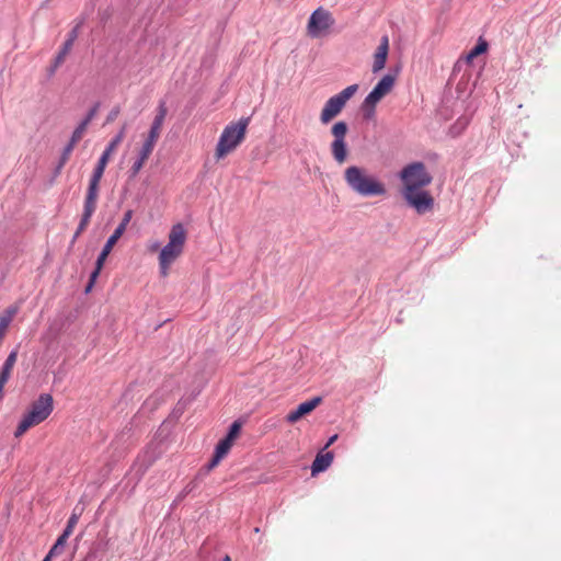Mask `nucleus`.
<instances>
[{
	"label": "nucleus",
	"instance_id": "1",
	"mask_svg": "<svg viewBox=\"0 0 561 561\" xmlns=\"http://www.w3.org/2000/svg\"><path fill=\"white\" fill-rule=\"evenodd\" d=\"M344 180L353 192L364 197L382 196L387 192L385 185L362 167L346 168Z\"/></svg>",
	"mask_w": 561,
	"mask_h": 561
},
{
	"label": "nucleus",
	"instance_id": "2",
	"mask_svg": "<svg viewBox=\"0 0 561 561\" xmlns=\"http://www.w3.org/2000/svg\"><path fill=\"white\" fill-rule=\"evenodd\" d=\"M186 241V231L182 224H175L169 232V241L159 254V268L161 275L168 274L171 264L182 254Z\"/></svg>",
	"mask_w": 561,
	"mask_h": 561
},
{
	"label": "nucleus",
	"instance_id": "3",
	"mask_svg": "<svg viewBox=\"0 0 561 561\" xmlns=\"http://www.w3.org/2000/svg\"><path fill=\"white\" fill-rule=\"evenodd\" d=\"M54 410V399L49 393H42L32 402L30 410L20 421L14 436H22L28 428L44 422Z\"/></svg>",
	"mask_w": 561,
	"mask_h": 561
},
{
	"label": "nucleus",
	"instance_id": "4",
	"mask_svg": "<svg viewBox=\"0 0 561 561\" xmlns=\"http://www.w3.org/2000/svg\"><path fill=\"white\" fill-rule=\"evenodd\" d=\"M249 123L250 117H241L237 123H231L225 127L217 144V158H222L243 140Z\"/></svg>",
	"mask_w": 561,
	"mask_h": 561
},
{
	"label": "nucleus",
	"instance_id": "5",
	"mask_svg": "<svg viewBox=\"0 0 561 561\" xmlns=\"http://www.w3.org/2000/svg\"><path fill=\"white\" fill-rule=\"evenodd\" d=\"M358 84H351L346 87L344 90H342L340 93L331 96L324 104L320 121L322 124H328L331 122L335 116H337L343 107L345 106L346 102L357 92Z\"/></svg>",
	"mask_w": 561,
	"mask_h": 561
},
{
	"label": "nucleus",
	"instance_id": "6",
	"mask_svg": "<svg viewBox=\"0 0 561 561\" xmlns=\"http://www.w3.org/2000/svg\"><path fill=\"white\" fill-rule=\"evenodd\" d=\"M125 137V127H123L119 133L108 142L107 147L99 158V161L92 172V175L89 181L88 190L89 192L99 194V184L104 174L106 164L108 162L111 153L117 148V146L123 141Z\"/></svg>",
	"mask_w": 561,
	"mask_h": 561
},
{
	"label": "nucleus",
	"instance_id": "7",
	"mask_svg": "<svg viewBox=\"0 0 561 561\" xmlns=\"http://www.w3.org/2000/svg\"><path fill=\"white\" fill-rule=\"evenodd\" d=\"M400 179L404 187H425L432 183V175L427 172L423 162H412L400 172Z\"/></svg>",
	"mask_w": 561,
	"mask_h": 561
},
{
	"label": "nucleus",
	"instance_id": "8",
	"mask_svg": "<svg viewBox=\"0 0 561 561\" xmlns=\"http://www.w3.org/2000/svg\"><path fill=\"white\" fill-rule=\"evenodd\" d=\"M423 187H403L402 195L409 206L414 208L417 214H425L433 208L434 198Z\"/></svg>",
	"mask_w": 561,
	"mask_h": 561
},
{
	"label": "nucleus",
	"instance_id": "9",
	"mask_svg": "<svg viewBox=\"0 0 561 561\" xmlns=\"http://www.w3.org/2000/svg\"><path fill=\"white\" fill-rule=\"evenodd\" d=\"M347 130L348 127L344 121L336 122L331 128L334 139L330 149L334 160L340 164L345 162L347 158V145L345 141Z\"/></svg>",
	"mask_w": 561,
	"mask_h": 561
},
{
	"label": "nucleus",
	"instance_id": "10",
	"mask_svg": "<svg viewBox=\"0 0 561 561\" xmlns=\"http://www.w3.org/2000/svg\"><path fill=\"white\" fill-rule=\"evenodd\" d=\"M333 22L334 21L331 13L320 7L314 10L309 18L308 32L310 35H316L320 32L329 30Z\"/></svg>",
	"mask_w": 561,
	"mask_h": 561
},
{
	"label": "nucleus",
	"instance_id": "11",
	"mask_svg": "<svg viewBox=\"0 0 561 561\" xmlns=\"http://www.w3.org/2000/svg\"><path fill=\"white\" fill-rule=\"evenodd\" d=\"M98 196H99V194L87 191V195H85L84 204H83V213H82L80 222L77 227V230L72 237V240H71L72 243L76 242V240L79 238V236L88 227L90 219L96 209Z\"/></svg>",
	"mask_w": 561,
	"mask_h": 561
},
{
	"label": "nucleus",
	"instance_id": "12",
	"mask_svg": "<svg viewBox=\"0 0 561 561\" xmlns=\"http://www.w3.org/2000/svg\"><path fill=\"white\" fill-rule=\"evenodd\" d=\"M393 84L394 78L391 75L383 76L364 100L369 105L377 104L391 91Z\"/></svg>",
	"mask_w": 561,
	"mask_h": 561
},
{
	"label": "nucleus",
	"instance_id": "13",
	"mask_svg": "<svg viewBox=\"0 0 561 561\" xmlns=\"http://www.w3.org/2000/svg\"><path fill=\"white\" fill-rule=\"evenodd\" d=\"M321 401H322L321 397H314L310 400H307V401L300 403L295 410L290 411L287 414L286 421L288 423H296L302 416L312 412L321 403Z\"/></svg>",
	"mask_w": 561,
	"mask_h": 561
},
{
	"label": "nucleus",
	"instance_id": "14",
	"mask_svg": "<svg viewBox=\"0 0 561 561\" xmlns=\"http://www.w3.org/2000/svg\"><path fill=\"white\" fill-rule=\"evenodd\" d=\"M489 48L488 42L483 39V37H479V41L474 47H472L465 57L460 58L454 67V70H460L462 65H470L474 58L486 53Z\"/></svg>",
	"mask_w": 561,
	"mask_h": 561
},
{
	"label": "nucleus",
	"instance_id": "15",
	"mask_svg": "<svg viewBox=\"0 0 561 561\" xmlns=\"http://www.w3.org/2000/svg\"><path fill=\"white\" fill-rule=\"evenodd\" d=\"M389 37H382L379 46L374 54L373 72L377 73L385 68L389 53Z\"/></svg>",
	"mask_w": 561,
	"mask_h": 561
},
{
	"label": "nucleus",
	"instance_id": "16",
	"mask_svg": "<svg viewBox=\"0 0 561 561\" xmlns=\"http://www.w3.org/2000/svg\"><path fill=\"white\" fill-rule=\"evenodd\" d=\"M332 460L333 454L331 451L325 454L319 453L311 465V474L316 476L325 471L330 467Z\"/></svg>",
	"mask_w": 561,
	"mask_h": 561
},
{
	"label": "nucleus",
	"instance_id": "17",
	"mask_svg": "<svg viewBox=\"0 0 561 561\" xmlns=\"http://www.w3.org/2000/svg\"><path fill=\"white\" fill-rule=\"evenodd\" d=\"M18 347L12 350L0 369V383L5 385L10 378L11 370L16 363Z\"/></svg>",
	"mask_w": 561,
	"mask_h": 561
},
{
	"label": "nucleus",
	"instance_id": "18",
	"mask_svg": "<svg viewBox=\"0 0 561 561\" xmlns=\"http://www.w3.org/2000/svg\"><path fill=\"white\" fill-rule=\"evenodd\" d=\"M75 38L76 37H68V39L64 43V45L61 46L58 54L53 60L56 65L61 66V64L65 61L66 56L69 54L70 49L73 46Z\"/></svg>",
	"mask_w": 561,
	"mask_h": 561
},
{
	"label": "nucleus",
	"instance_id": "19",
	"mask_svg": "<svg viewBox=\"0 0 561 561\" xmlns=\"http://www.w3.org/2000/svg\"><path fill=\"white\" fill-rule=\"evenodd\" d=\"M167 113H168V108H167L165 102L160 101L158 108H157V114L153 118L151 127L161 129L163 122L165 119Z\"/></svg>",
	"mask_w": 561,
	"mask_h": 561
},
{
	"label": "nucleus",
	"instance_id": "20",
	"mask_svg": "<svg viewBox=\"0 0 561 561\" xmlns=\"http://www.w3.org/2000/svg\"><path fill=\"white\" fill-rule=\"evenodd\" d=\"M68 538L69 537L66 534H61L57 538V540L53 545V547L49 549L48 554H50L51 557H57V556L61 554Z\"/></svg>",
	"mask_w": 561,
	"mask_h": 561
},
{
	"label": "nucleus",
	"instance_id": "21",
	"mask_svg": "<svg viewBox=\"0 0 561 561\" xmlns=\"http://www.w3.org/2000/svg\"><path fill=\"white\" fill-rule=\"evenodd\" d=\"M232 444H233L232 442H230L229 439L224 437L216 445L214 454L217 455L220 458H224L229 453Z\"/></svg>",
	"mask_w": 561,
	"mask_h": 561
},
{
	"label": "nucleus",
	"instance_id": "22",
	"mask_svg": "<svg viewBox=\"0 0 561 561\" xmlns=\"http://www.w3.org/2000/svg\"><path fill=\"white\" fill-rule=\"evenodd\" d=\"M111 253V251H105V248L102 249L101 253L99 254L95 263V268L91 273L92 282H95V278L98 277L107 255Z\"/></svg>",
	"mask_w": 561,
	"mask_h": 561
},
{
	"label": "nucleus",
	"instance_id": "23",
	"mask_svg": "<svg viewBox=\"0 0 561 561\" xmlns=\"http://www.w3.org/2000/svg\"><path fill=\"white\" fill-rule=\"evenodd\" d=\"M124 228L123 226H117L112 236L107 239L104 247L105 251H112L114 244L118 241V239L123 236Z\"/></svg>",
	"mask_w": 561,
	"mask_h": 561
},
{
	"label": "nucleus",
	"instance_id": "24",
	"mask_svg": "<svg viewBox=\"0 0 561 561\" xmlns=\"http://www.w3.org/2000/svg\"><path fill=\"white\" fill-rule=\"evenodd\" d=\"M75 148V145H72L71 142H68L62 152H61V156H60V159H59V162H58V165L56 168V173H59V171L64 168V165L66 164V162L69 160V157L72 152Z\"/></svg>",
	"mask_w": 561,
	"mask_h": 561
},
{
	"label": "nucleus",
	"instance_id": "25",
	"mask_svg": "<svg viewBox=\"0 0 561 561\" xmlns=\"http://www.w3.org/2000/svg\"><path fill=\"white\" fill-rule=\"evenodd\" d=\"M241 427H242V422L240 420L234 421L229 426L228 433L225 436V438H227V439H229L230 442L233 443V440L238 437V435H239V433L241 431Z\"/></svg>",
	"mask_w": 561,
	"mask_h": 561
},
{
	"label": "nucleus",
	"instance_id": "26",
	"mask_svg": "<svg viewBox=\"0 0 561 561\" xmlns=\"http://www.w3.org/2000/svg\"><path fill=\"white\" fill-rule=\"evenodd\" d=\"M88 125L87 123H80L76 129L73 130L72 135H71V138L69 140V142H71L72 145H77L78 141L81 140L85 129H87Z\"/></svg>",
	"mask_w": 561,
	"mask_h": 561
},
{
	"label": "nucleus",
	"instance_id": "27",
	"mask_svg": "<svg viewBox=\"0 0 561 561\" xmlns=\"http://www.w3.org/2000/svg\"><path fill=\"white\" fill-rule=\"evenodd\" d=\"M78 519H79V515L73 512L71 514V516L69 517V519L67 522V525H66V527H65V529L62 530L61 534H66L68 537H70V535L73 531V528L76 527V525L78 523Z\"/></svg>",
	"mask_w": 561,
	"mask_h": 561
},
{
	"label": "nucleus",
	"instance_id": "28",
	"mask_svg": "<svg viewBox=\"0 0 561 561\" xmlns=\"http://www.w3.org/2000/svg\"><path fill=\"white\" fill-rule=\"evenodd\" d=\"M377 104L369 105L366 100L362 103V112L365 119L369 121L375 116V107Z\"/></svg>",
	"mask_w": 561,
	"mask_h": 561
},
{
	"label": "nucleus",
	"instance_id": "29",
	"mask_svg": "<svg viewBox=\"0 0 561 561\" xmlns=\"http://www.w3.org/2000/svg\"><path fill=\"white\" fill-rule=\"evenodd\" d=\"M156 144L149 141V140H145V142L142 144V147L139 151V157H141L142 159H148L149 156L151 154L153 148H154Z\"/></svg>",
	"mask_w": 561,
	"mask_h": 561
},
{
	"label": "nucleus",
	"instance_id": "30",
	"mask_svg": "<svg viewBox=\"0 0 561 561\" xmlns=\"http://www.w3.org/2000/svg\"><path fill=\"white\" fill-rule=\"evenodd\" d=\"M145 162H146V159H142L141 157L138 156V158L133 163V165H131V168L129 170V178L130 179H134L139 173L141 168L144 167Z\"/></svg>",
	"mask_w": 561,
	"mask_h": 561
},
{
	"label": "nucleus",
	"instance_id": "31",
	"mask_svg": "<svg viewBox=\"0 0 561 561\" xmlns=\"http://www.w3.org/2000/svg\"><path fill=\"white\" fill-rule=\"evenodd\" d=\"M100 107V103H95L87 113L85 117L81 121L82 123H87L89 125L91 121L95 117Z\"/></svg>",
	"mask_w": 561,
	"mask_h": 561
},
{
	"label": "nucleus",
	"instance_id": "32",
	"mask_svg": "<svg viewBox=\"0 0 561 561\" xmlns=\"http://www.w3.org/2000/svg\"><path fill=\"white\" fill-rule=\"evenodd\" d=\"M131 218H133V210H131V209L126 210V211L124 213V216H123V218H122V221L119 222V225H118V226H123L124 231H125V230H126V228H127V226H128V224L130 222Z\"/></svg>",
	"mask_w": 561,
	"mask_h": 561
},
{
	"label": "nucleus",
	"instance_id": "33",
	"mask_svg": "<svg viewBox=\"0 0 561 561\" xmlns=\"http://www.w3.org/2000/svg\"><path fill=\"white\" fill-rule=\"evenodd\" d=\"M10 323H11L10 316L3 314L0 317V336H3L4 331L7 330V328L9 327Z\"/></svg>",
	"mask_w": 561,
	"mask_h": 561
},
{
	"label": "nucleus",
	"instance_id": "34",
	"mask_svg": "<svg viewBox=\"0 0 561 561\" xmlns=\"http://www.w3.org/2000/svg\"><path fill=\"white\" fill-rule=\"evenodd\" d=\"M160 136V129L159 128H152L150 127V130H149V134H148V137H147V140L156 144L158 138Z\"/></svg>",
	"mask_w": 561,
	"mask_h": 561
},
{
	"label": "nucleus",
	"instance_id": "35",
	"mask_svg": "<svg viewBox=\"0 0 561 561\" xmlns=\"http://www.w3.org/2000/svg\"><path fill=\"white\" fill-rule=\"evenodd\" d=\"M196 488V481H191L186 484V486L182 490L181 494L179 495V499H183L188 493H191Z\"/></svg>",
	"mask_w": 561,
	"mask_h": 561
},
{
	"label": "nucleus",
	"instance_id": "36",
	"mask_svg": "<svg viewBox=\"0 0 561 561\" xmlns=\"http://www.w3.org/2000/svg\"><path fill=\"white\" fill-rule=\"evenodd\" d=\"M222 458L214 454L211 460L206 465V471L213 470Z\"/></svg>",
	"mask_w": 561,
	"mask_h": 561
},
{
	"label": "nucleus",
	"instance_id": "37",
	"mask_svg": "<svg viewBox=\"0 0 561 561\" xmlns=\"http://www.w3.org/2000/svg\"><path fill=\"white\" fill-rule=\"evenodd\" d=\"M118 114H119V107L112 108L106 117V122L107 123L113 122L118 116Z\"/></svg>",
	"mask_w": 561,
	"mask_h": 561
},
{
	"label": "nucleus",
	"instance_id": "38",
	"mask_svg": "<svg viewBox=\"0 0 561 561\" xmlns=\"http://www.w3.org/2000/svg\"><path fill=\"white\" fill-rule=\"evenodd\" d=\"M60 66L56 65L54 61L51 62V65L47 68V77L48 78H51L56 70L59 68Z\"/></svg>",
	"mask_w": 561,
	"mask_h": 561
},
{
	"label": "nucleus",
	"instance_id": "39",
	"mask_svg": "<svg viewBox=\"0 0 561 561\" xmlns=\"http://www.w3.org/2000/svg\"><path fill=\"white\" fill-rule=\"evenodd\" d=\"M16 313V308H9L7 311H5V314L4 316H10V321H12V318L13 316Z\"/></svg>",
	"mask_w": 561,
	"mask_h": 561
},
{
	"label": "nucleus",
	"instance_id": "40",
	"mask_svg": "<svg viewBox=\"0 0 561 561\" xmlns=\"http://www.w3.org/2000/svg\"><path fill=\"white\" fill-rule=\"evenodd\" d=\"M337 438V435H333L329 438L328 443L325 444L324 448H328L331 444H333Z\"/></svg>",
	"mask_w": 561,
	"mask_h": 561
},
{
	"label": "nucleus",
	"instance_id": "41",
	"mask_svg": "<svg viewBox=\"0 0 561 561\" xmlns=\"http://www.w3.org/2000/svg\"><path fill=\"white\" fill-rule=\"evenodd\" d=\"M79 27H80V25H79V24H77V25H76V26L70 31V33H69L68 35H70V36L77 35V34H78V32H79Z\"/></svg>",
	"mask_w": 561,
	"mask_h": 561
},
{
	"label": "nucleus",
	"instance_id": "42",
	"mask_svg": "<svg viewBox=\"0 0 561 561\" xmlns=\"http://www.w3.org/2000/svg\"><path fill=\"white\" fill-rule=\"evenodd\" d=\"M93 284H94V282H92V278L90 277V280H89V284H88L85 290L89 291L92 288Z\"/></svg>",
	"mask_w": 561,
	"mask_h": 561
},
{
	"label": "nucleus",
	"instance_id": "43",
	"mask_svg": "<svg viewBox=\"0 0 561 561\" xmlns=\"http://www.w3.org/2000/svg\"><path fill=\"white\" fill-rule=\"evenodd\" d=\"M54 557H51L50 554H46V557L43 559V561H51Z\"/></svg>",
	"mask_w": 561,
	"mask_h": 561
},
{
	"label": "nucleus",
	"instance_id": "44",
	"mask_svg": "<svg viewBox=\"0 0 561 561\" xmlns=\"http://www.w3.org/2000/svg\"><path fill=\"white\" fill-rule=\"evenodd\" d=\"M224 561H230L229 556H226V557H225V559H224Z\"/></svg>",
	"mask_w": 561,
	"mask_h": 561
},
{
	"label": "nucleus",
	"instance_id": "45",
	"mask_svg": "<svg viewBox=\"0 0 561 561\" xmlns=\"http://www.w3.org/2000/svg\"><path fill=\"white\" fill-rule=\"evenodd\" d=\"M254 531H255V533H259V531H260V528H259V527H255V528H254Z\"/></svg>",
	"mask_w": 561,
	"mask_h": 561
}]
</instances>
